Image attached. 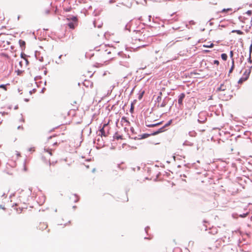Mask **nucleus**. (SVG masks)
Masks as SVG:
<instances>
[{
	"instance_id": "nucleus-5",
	"label": "nucleus",
	"mask_w": 252,
	"mask_h": 252,
	"mask_svg": "<svg viewBox=\"0 0 252 252\" xmlns=\"http://www.w3.org/2000/svg\"><path fill=\"white\" fill-rule=\"evenodd\" d=\"M228 87L229 86L227 85V83H222L217 88V91H224L226 90Z\"/></svg>"
},
{
	"instance_id": "nucleus-23",
	"label": "nucleus",
	"mask_w": 252,
	"mask_h": 252,
	"mask_svg": "<svg viewBox=\"0 0 252 252\" xmlns=\"http://www.w3.org/2000/svg\"><path fill=\"white\" fill-rule=\"evenodd\" d=\"M248 214H249V213L247 212L246 213H243L242 214H240L239 215V216L241 218H245L248 216Z\"/></svg>"
},
{
	"instance_id": "nucleus-32",
	"label": "nucleus",
	"mask_w": 252,
	"mask_h": 252,
	"mask_svg": "<svg viewBox=\"0 0 252 252\" xmlns=\"http://www.w3.org/2000/svg\"><path fill=\"white\" fill-rule=\"evenodd\" d=\"M122 121L129 123V122L127 120L126 118L124 117L122 118Z\"/></svg>"
},
{
	"instance_id": "nucleus-50",
	"label": "nucleus",
	"mask_w": 252,
	"mask_h": 252,
	"mask_svg": "<svg viewBox=\"0 0 252 252\" xmlns=\"http://www.w3.org/2000/svg\"><path fill=\"white\" fill-rule=\"evenodd\" d=\"M58 145V143L57 142H55L54 144H53V145Z\"/></svg>"
},
{
	"instance_id": "nucleus-35",
	"label": "nucleus",
	"mask_w": 252,
	"mask_h": 252,
	"mask_svg": "<svg viewBox=\"0 0 252 252\" xmlns=\"http://www.w3.org/2000/svg\"><path fill=\"white\" fill-rule=\"evenodd\" d=\"M1 56H3V57H5L6 58H8V55L5 53H2L1 54Z\"/></svg>"
},
{
	"instance_id": "nucleus-55",
	"label": "nucleus",
	"mask_w": 252,
	"mask_h": 252,
	"mask_svg": "<svg viewBox=\"0 0 252 252\" xmlns=\"http://www.w3.org/2000/svg\"><path fill=\"white\" fill-rule=\"evenodd\" d=\"M44 74L46 75V73H47V71L46 70H45L44 72Z\"/></svg>"
},
{
	"instance_id": "nucleus-43",
	"label": "nucleus",
	"mask_w": 252,
	"mask_h": 252,
	"mask_svg": "<svg viewBox=\"0 0 252 252\" xmlns=\"http://www.w3.org/2000/svg\"><path fill=\"white\" fill-rule=\"evenodd\" d=\"M39 61H40V62H43V58L42 57H41V58H40L39 59Z\"/></svg>"
},
{
	"instance_id": "nucleus-21",
	"label": "nucleus",
	"mask_w": 252,
	"mask_h": 252,
	"mask_svg": "<svg viewBox=\"0 0 252 252\" xmlns=\"http://www.w3.org/2000/svg\"><path fill=\"white\" fill-rule=\"evenodd\" d=\"M214 46V44L213 43H211L210 44H204L203 45L204 47L206 48H212Z\"/></svg>"
},
{
	"instance_id": "nucleus-3",
	"label": "nucleus",
	"mask_w": 252,
	"mask_h": 252,
	"mask_svg": "<svg viewBox=\"0 0 252 252\" xmlns=\"http://www.w3.org/2000/svg\"><path fill=\"white\" fill-rule=\"evenodd\" d=\"M207 120L206 112L204 111L200 112L198 114V122L199 123L202 124L205 123Z\"/></svg>"
},
{
	"instance_id": "nucleus-14",
	"label": "nucleus",
	"mask_w": 252,
	"mask_h": 252,
	"mask_svg": "<svg viewBox=\"0 0 252 252\" xmlns=\"http://www.w3.org/2000/svg\"><path fill=\"white\" fill-rule=\"evenodd\" d=\"M83 85L85 86L88 87L89 86H91L92 85V83H91L89 81L85 80L83 83Z\"/></svg>"
},
{
	"instance_id": "nucleus-29",
	"label": "nucleus",
	"mask_w": 252,
	"mask_h": 252,
	"mask_svg": "<svg viewBox=\"0 0 252 252\" xmlns=\"http://www.w3.org/2000/svg\"><path fill=\"white\" fill-rule=\"evenodd\" d=\"M26 57V54H25L24 53H22L21 54V57L22 58L25 59V57Z\"/></svg>"
},
{
	"instance_id": "nucleus-52",
	"label": "nucleus",
	"mask_w": 252,
	"mask_h": 252,
	"mask_svg": "<svg viewBox=\"0 0 252 252\" xmlns=\"http://www.w3.org/2000/svg\"><path fill=\"white\" fill-rule=\"evenodd\" d=\"M25 61H26V62L27 63H29V62H28V60H27V59H25Z\"/></svg>"
},
{
	"instance_id": "nucleus-53",
	"label": "nucleus",
	"mask_w": 252,
	"mask_h": 252,
	"mask_svg": "<svg viewBox=\"0 0 252 252\" xmlns=\"http://www.w3.org/2000/svg\"><path fill=\"white\" fill-rule=\"evenodd\" d=\"M25 101H29V99H27V98H25Z\"/></svg>"
},
{
	"instance_id": "nucleus-9",
	"label": "nucleus",
	"mask_w": 252,
	"mask_h": 252,
	"mask_svg": "<svg viewBox=\"0 0 252 252\" xmlns=\"http://www.w3.org/2000/svg\"><path fill=\"white\" fill-rule=\"evenodd\" d=\"M166 129L164 128L163 126L158 128L157 130L153 132V133H151V134H152V135H156L157 134H158L160 133H161L163 131H164Z\"/></svg>"
},
{
	"instance_id": "nucleus-24",
	"label": "nucleus",
	"mask_w": 252,
	"mask_h": 252,
	"mask_svg": "<svg viewBox=\"0 0 252 252\" xmlns=\"http://www.w3.org/2000/svg\"><path fill=\"white\" fill-rule=\"evenodd\" d=\"M0 88L3 89L5 90H6V86L5 85H4V84L0 85Z\"/></svg>"
},
{
	"instance_id": "nucleus-40",
	"label": "nucleus",
	"mask_w": 252,
	"mask_h": 252,
	"mask_svg": "<svg viewBox=\"0 0 252 252\" xmlns=\"http://www.w3.org/2000/svg\"><path fill=\"white\" fill-rule=\"evenodd\" d=\"M130 131L132 133H134V128L133 127H131L130 128Z\"/></svg>"
},
{
	"instance_id": "nucleus-41",
	"label": "nucleus",
	"mask_w": 252,
	"mask_h": 252,
	"mask_svg": "<svg viewBox=\"0 0 252 252\" xmlns=\"http://www.w3.org/2000/svg\"><path fill=\"white\" fill-rule=\"evenodd\" d=\"M148 229H149V227H148V226L145 227V231L147 233H148Z\"/></svg>"
},
{
	"instance_id": "nucleus-12",
	"label": "nucleus",
	"mask_w": 252,
	"mask_h": 252,
	"mask_svg": "<svg viewBox=\"0 0 252 252\" xmlns=\"http://www.w3.org/2000/svg\"><path fill=\"white\" fill-rule=\"evenodd\" d=\"M47 227V225L46 223H40L39 225V229H45Z\"/></svg>"
},
{
	"instance_id": "nucleus-20",
	"label": "nucleus",
	"mask_w": 252,
	"mask_h": 252,
	"mask_svg": "<svg viewBox=\"0 0 252 252\" xmlns=\"http://www.w3.org/2000/svg\"><path fill=\"white\" fill-rule=\"evenodd\" d=\"M68 27L70 28V29H74L75 28V25H74V24L73 22H69L68 24Z\"/></svg>"
},
{
	"instance_id": "nucleus-17",
	"label": "nucleus",
	"mask_w": 252,
	"mask_h": 252,
	"mask_svg": "<svg viewBox=\"0 0 252 252\" xmlns=\"http://www.w3.org/2000/svg\"><path fill=\"white\" fill-rule=\"evenodd\" d=\"M184 145H185V146H192L193 144V143L192 142H190L189 141H185L183 144Z\"/></svg>"
},
{
	"instance_id": "nucleus-48",
	"label": "nucleus",
	"mask_w": 252,
	"mask_h": 252,
	"mask_svg": "<svg viewBox=\"0 0 252 252\" xmlns=\"http://www.w3.org/2000/svg\"><path fill=\"white\" fill-rule=\"evenodd\" d=\"M45 90V88H43L42 90H41V92L43 93L44 92V91Z\"/></svg>"
},
{
	"instance_id": "nucleus-1",
	"label": "nucleus",
	"mask_w": 252,
	"mask_h": 252,
	"mask_svg": "<svg viewBox=\"0 0 252 252\" xmlns=\"http://www.w3.org/2000/svg\"><path fill=\"white\" fill-rule=\"evenodd\" d=\"M118 55L122 57V60L119 61V64L121 65L128 68L130 67L129 56L126 57V55L122 52H119Z\"/></svg>"
},
{
	"instance_id": "nucleus-63",
	"label": "nucleus",
	"mask_w": 252,
	"mask_h": 252,
	"mask_svg": "<svg viewBox=\"0 0 252 252\" xmlns=\"http://www.w3.org/2000/svg\"><path fill=\"white\" fill-rule=\"evenodd\" d=\"M243 58H244V57L243 56H242L241 59H243Z\"/></svg>"
},
{
	"instance_id": "nucleus-2",
	"label": "nucleus",
	"mask_w": 252,
	"mask_h": 252,
	"mask_svg": "<svg viewBox=\"0 0 252 252\" xmlns=\"http://www.w3.org/2000/svg\"><path fill=\"white\" fill-rule=\"evenodd\" d=\"M251 73V70H246L245 72L243 73L242 76L240 78L238 83L239 84H242L245 81H246L249 77L250 74Z\"/></svg>"
},
{
	"instance_id": "nucleus-25",
	"label": "nucleus",
	"mask_w": 252,
	"mask_h": 252,
	"mask_svg": "<svg viewBox=\"0 0 252 252\" xmlns=\"http://www.w3.org/2000/svg\"><path fill=\"white\" fill-rule=\"evenodd\" d=\"M114 138H115V139H116L117 140L122 139L121 135H115L114 136Z\"/></svg>"
},
{
	"instance_id": "nucleus-10",
	"label": "nucleus",
	"mask_w": 252,
	"mask_h": 252,
	"mask_svg": "<svg viewBox=\"0 0 252 252\" xmlns=\"http://www.w3.org/2000/svg\"><path fill=\"white\" fill-rule=\"evenodd\" d=\"M151 135H152V134H151V133H150V134L144 133L142 135H139V136H140V137L138 138V139H145V138L148 137L149 136H150Z\"/></svg>"
},
{
	"instance_id": "nucleus-51",
	"label": "nucleus",
	"mask_w": 252,
	"mask_h": 252,
	"mask_svg": "<svg viewBox=\"0 0 252 252\" xmlns=\"http://www.w3.org/2000/svg\"><path fill=\"white\" fill-rule=\"evenodd\" d=\"M19 210L20 211V213H21L22 212V210H23V208L21 209L20 208H19Z\"/></svg>"
},
{
	"instance_id": "nucleus-60",
	"label": "nucleus",
	"mask_w": 252,
	"mask_h": 252,
	"mask_svg": "<svg viewBox=\"0 0 252 252\" xmlns=\"http://www.w3.org/2000/svg\"><path fill=\"white\" fill-rule=\"evenodd\" d=\"M62 55H60L59 57V58L60 59L61 57H62Z\"/></svg>"
},
{
	"instance_id": "nucleus-18",
	"label": "nucleus",
	"mask_w": 252,
	"mask_h": 252,
	"mask_svg": "<svg viewBox=\"0 0 252 252\" xmlns=\"http://www.w3.org/2000/svg\"><path fill=\"white\" fill-rule=\"evenodd\" d=\"M221 58L223 61H226L227 59V55L226 54L223 53L221 55Z\"/></svg>"
},
{
	"instance_id": "nucleus-26",
	"label": "nucleus",
	"mask_w": 252,
	"mask_h": 252,
	"mask_svg": "<svg viewBox=\"0 0 252 252\" xmlns=\"http://www.w3.org/2000/svg\"><path fill=\"white\" fill-rule=\"evenodd\" d=\"M133 110H134V106L132 104H131V107H130V112L131 113H132L133 112Z\"/></svg>"
},
{
	"instance_id": "nucleus-8",
	"label": "nucleus",
	"mask_w": 252,
	"mask_h": 252,
	"mask_svg": "<svg viewBox=\"0 0 252 252\" xmlns=\"http://www.w3.org/2000/svg\"><path fill=\"white\" fill-rule=\"evenodd\" d=\"M161 124H162V122H158V123H157L153 124H148V122L147 121H145V125H146V126H147L148 127H155V126H159Z\"/></svg>"
},
{
	"instance_id": "nucleus-49",
	"label": "nucleus",
	"mask_w": 252,
	"mask_h": 252,
	"mask_svg": "<svg viewBox=\"0 0 252 252\" xmlns=\"http://www.w3.org/2000/svg\"><path fill=\"white\" fill-rule=\"evenodd\" d=\"M204 52H206V53H208V52H209L210 51L208 50H204Z\"/></svg>"
},
{
	"instance_id": "nucleus-30",
	"label": "nucleus",
	"mask_w": 252,
	"mask_h": 252,
	"mask_svg": "<svg viewBox=\"0 0 252 252\" xmlns=\"http://www.w3.org/2000/svg\"><path fill=\"white\" fill-rule=\"evenodd\" d=\"M72 19L73 22H77V19L76 17L73 16L72 17Z\"/></svg>"
},
{
	"instance_id": "nucleus-39",
	"label": "nucleus",
	"mask_w": 252,
	"mask_h": 252,
	"mask_svg": "<svg viewBox=\"0 0 252 252\" xmlns=\"http://www.w3.org/2000/svg\"><path fill=\"white\" fill-rule=\"evenodd\" d=\"M233 55V51H231L230 52V57L232 58V59H233L232 58Z\"/></svg>"
},
{
	"instance_id": "nucleus-62",
	"label": "nucleus",
	"mask_w": 252,
	"mask_h": 252,
	"mask_svg": "<svg viewBox=\"0 0 252 252\" xmlns=\"http://www.w3.org/2000/svg\"><path fill=\"white\" fill-rule=\"evenodd\" d=\"M97 141H100V139H99V138H98V139H97Z\"/></svg>"
},
{
	"instance_id": "nucleus-46",
	"label": "nucleus",
	"mask_w": 252,
	"mask_h": 252,
	"mask_svg": "<svg viewBox=\"0 0 252 252\" xmlns=\"http://www.w3.org/2000/svg\"><path fill=\"white\" fill-rule=\"evenodd\" d=\"M78 200L79 199L78 198H76L75 200H74V202H77L78 201Z\"/></svg>"
},
{
	"instance_id": "nucleus-13",
	"label": "nucleus",
	"mask_w": 252,
	"mask_h": 252,
	"mask_svg": "<svg viewBox=\"0 0 252 252\" xmlns=\"http://www.w3.org/2000/svg\"><path fill=\"white\" fill-rule=\"evenodd\" d=\"M19 43L20 44V46L21 48H25L26 46V42L24 40H19Z\"/></svg>"
},
{
	"instance_id": "nucleus-44",
	"label": "nucleus",
	"mask_w": 252,
	"mask_h": 252,
	"mask_svg": "<svg viewBox=\"0 0 252 252\" xmlns=\"http://www.w3.org/2000/svg\"><path fill=\"white\" fill-rule=\"evenodd\" d=\"M106 47V45H100V47H101V48H103V49L104 48V47Z\"/></svg>"
},
{
	"instance_id": "nucleus-22",
	"label": "nucleus",
	"mask_w": 252,
	"mask_h": 252,
	"mask_svg": "<svg viewBox=\"0 0 252 252\" xmlns=\"http://www.w3.org/2000/svg\"><path fill=\"white\" fill-rule=\"evenodd\" d=\"M232 32H236L237 34L241 35L243 34V32L240 30H233Z\"/></svg>"
},
{
	"instance_id": "nucleus-45",
	"label": "nucleus",
	"mask_w": 252,
	"mask_h": 252,
	"mask_svg": "<svg viewBox=\"0 0 252 252\" xmlns=\"http://www.w3.org/2000/svg\"><path fill=\"white\" fill-rule=\"evenodd\" d=\"M105 51L106 52H107V53L108 54H110V53H111V51H108V50H105Z\"/></svg>"
},
{
	"instance_id": "nucleus-7",
	"label": "nucleus",
	"mask_w": 252,
	"mask_h": 252,
	"mask_svg": "<svg viewBox=\"0 0 252 252\" xmlns=\"http://www.w3.org/2000/svg\"><path fill=\"white\" fill-rule=\"evenodd\" d=\"M170 99V98L168 97H165L164 99L163 100L162 103L160 105V107H165L167 104L168 103L169 100Z\"/></svg>"
},
{
	"instance_id": "nucleus-42",
	"label": "nucleus",
	"mask_w": 252,
	"mask_h": 252,
	"mask_svg": "<svg viewBox=\"0 0 252 252\" xmlns=\"http://www.w3.org/2000/svg\"><path fill=\"white\" fill-rule=\"evenodd\" d=\"M34 150H33V148H30L29 149V151L30 152H32V151H33Z\"/></svg>"
},
{
	"instance_id": "nucleus-37",
	"label": "nucleus",
	"mask_w": 252,
	"mask_h": 252,
	"mask_svg": "<svg viewBox=\"0 0 252 252\" xmlns=\"http://www.w3.org/2000/svg\"><path fill=\"white\" fill-rule=\"evenodd\" d=\"M115 1H116L115 0H110L109 2V3L111 4V3H114Z\"/></svg>"
},
{
	"instance_id": "nucleus-54",
	"label": "nucleus",
	"mask_w": 252,
	"mask_h": 252,
	"mask_svg": "<svg viewBox=\"0 0 252 252\" xmlns=\"http://www.w3.org/2000/svg\"><path fill=\"white\" fill-rule=\"evenodd\" d=\"M151 16H149V21L151 20Z\"/></svg>"
},
{
	"instance_id": "nucleus-16",
	"label": "nucleus",
	"mask_w": 252,
	"mask_h": 252,
	"mask_svg": "<svg viewBox=\"0 0 252 252\" xmlns=\"http://www.w3.org/2000/svg\"><path fill=\"white\" fill-rule=\"evenodd\" d=\"M234 59H232V65L231 66V68H230L229 69V73H230L232 72V71L233 70L234 68Z\"/></svg>"
},
{
	"instance_id": "nucleus-6",
	"label": "nucleus",
	"mask_w": 252,
	"mask_h": 252,
	"mask_svg": "<svg viewBox=\"0 0 252 252\" xmlns=\"http://www.w3.org/2000/svg\"><path fill=\"white\" fill-rule=\"evenodd\" d=\"M185 93H181L179 97H178V104L180 105V106H181V105H183V99L185 98Z\"/></svg>"
},
{
	"instance_id": "nucleus-34",
	"label": "nucleus",
	"mask_w": 252,
	"mask_h": 252,
	"mask_svg": "<svg viewBox=\"0 0 252 252\" xmlns=\"http://www.w3.org/2000/svg\"><path fill=\"white\" fill-rule=\"evenodd\" d=\"M157 100L158 102H159V101H160L161 100V96H158L157 98Z\"/></svg>"
},
{
	"instance_id": "nucleus-38",
	"label": "nucleus",
	"mask_w": 252,
	"mask_h": 252,
	"mask_svg": "<svg viewBox=\"0 0 252 252\" xmlns=\"http://www.w3.org/2000/svg\"><path fill=\"white\" fill-rule=\"evenodd\" d=\"M143 94H144V92H143L141 93V94H140V95H139V97H138V98H139V99H141V98H142V96H143Z\"/></svg>"
},
{
	"instance_id": "nucleus-47",
	"label": "nucleus",
	"mask_w": 252,
	"mask_h": 252,
	"mask_svg": "<svg viewBox=\"0 0 252 252\" xmlns=\"http://www.w3.org/2000/svg\"><path fill=\"white\" fill-rule=\"evenodd\" d=\"M23 128V127H22V126H18V128H18V129H20V128Z\"/></svg>"
},
{
	"instance_id": "nucleus-28",
	"label": "nucleus",
	"mask_w": 252,
	"mask_h": 252,
	"mask_svg": "<svg viewBox=\"0 0 252 252\" xmlns=\"http://www.w3.org/2000/svg\"><path fill=\"white\" fill-rule=\"evenodd\" d=\"M252 13V10H248L246 13V14H247V15H248L249 16L251 15Z\"/></svg>"
},
{
	"instance_id": "nucleus-15",
	"label": "nucleus",
	"mask_w": 252,
	"mask_h": 252,
	"mask_svg": "<svg viewBox=\"0 0 252 252\" xmlns=\"http://www.w3.org/2000/svg\"><path fill=\"white\" fill-rule=\"evenodd\" d=\"M189 135L190 137H195L197 135V133L195 131L193 130V131H189Z\"/></svg>"
},
{
	"instance_id": "nucleus-19",
	"label": "nucleus",
	"mask_w": 252,
	"mask_h": 252,
	"mask_svg": "<svg viewBox=\"0 0 252 252\" xmlns=\"http://www.w3.org/2000/svg\"><path fill=\"white\" fill-rule=\"evenodd\" d=\"M172 122V120H170L166 124H165L163 126L165 129V128L166 127L168 126H170Z\"/></svg>"
},
{
	"instance_id": "nucleus-36",
	"label": "nucleus",
	"mask_w": 252,
	"mask_h": 252,
	"mask_svg": "<svg viewBox=\"0 0 252 252\" xmlns=\"http://www.w3.org/2000/svg\"><path fill=\"white\" fill-rule=\"evenodd\" d=\"M231 10L230 8L223 9L222 10V12H225V11H229V10Z\"/></svg>"
},
{
	"instance_id": "nucleus-33",
	"label": "nucleus",
	"mask_w": 252,
	"mask_h": 252,
	"mask_svg": "<svg viewBox=\"0 0 252 252\" xmlns=\"http://www.w3.org/2000/svg\"><path fill=\"white\" fill-rule=\"evenodd\" d=\"M248 60V62H249L250 63H252V61L251 60V55H250V54H249V57Z\"/></svg>"
},
{
	"instance_id": "nucleus-31",
	"label": "nucleus",
	"mask_w": 252,
	"mask_h": 252,
	"mask_svg": "<svg viewBox=\"0 0 252 252\" xmlns=\"http://www.w3.org/2000/svg\"><path fill=\"white\" fill-rule=\"evenodd\" d=\"M214 64L219 65V62L218 60H214Z\"/></svg>"
},
{
	"instance_id": "nucleus-64",
	"label": "nucleus",
	"mask_w": 252,
	"mask_h": 252,
	"mask_svg": "<svg viewBox=\"0 0 252 252\" xmlns=\"http://www.w3.org/2000/svg\"><path fill=\"white\" fill-rule=\"evenodd\" d=\"M133 139H137V137H134V138H133Z\"/></svg>"
},
{
	"instance_id": "nucleus-4",
	"label": "nucleus",
	"mask_w": 252,
	"mask_h": 252,
	"mask_svg": "<svg viewBox=\"0 0 252 252\" xmlns=\"http://www.w3.org/2000/svg\"><path fill=\"white\" fill-rule=\"evenodd\" d=\"M107 126H108V124H104L103 125V126L101 128H100L99 131H100V135L101 137L102 136H104V137L107 136V135L105 132L104 128H105V127H107Z\"/></svg>"
},
{
	"instance_id": "nucleus-57",
	"label": "nucleus",
	"mask_w": 252,
	"mask_h": 252,
	"mask_svg": "<svg viewBox=\"0 0 252 252\" xmlns=\"http://www.w3.org/2000/svg\"><path fill=\"white\" fill-rule=\"evenodd\" d=\"M33 91H30V93L31 94H32V93H33Z\"/></svg>"
},
{
	"instance_id": "nucleus-11",
	"label": "nucleus",
	"mask_w": 252,
	"mask_h": 252,
	"mask_svg": "<svg viewBox=\"0 0 252 252\" xmlns=\"http://www.w3.org/2000/svg\"><path fill=\"white\" fill-rule=\"evenodd\" d=\"M209 233L213 235H215L218 233V229L216 228H212L210 229Z\"/></svg>"
},
{
	"instance_id": "nucleus-27",
	"label": "nucleus",
	"mask_w": 252,
	"mask_h": 252,
	"mask_svg": "<svg viewBox=\"0 0 252 252\" xmlns=\"http://www.w3.org/2000/svg\"><path fill=\"white\" fill-rule=\"evenodd\" d=\"M44 150H45V151H46V152L48 153L51 156L52 155V153H51V149H45Z\"/></svg>"
},
{
	"instance_id": "nucleus-61",
	"label": "nucleus",
	"mask_w": 252,
	"mask_h": 252,
	"mask_svg": "<svg viewBox=\"0 0 252 252\" xmlns=\"http://www.w3.org/2000/svg\"><path fill=\"white\" fill-rule=\"evenodd\" d=\"M94 27H95V26H95V22H94Z\"/></svg>"
},
{
	"instance_id": "nucleus-56",
	"label": "nucleus",
	"mask_w": 252,
	"mask_h": 252,
	"mask_svg": "<svg viewBox=\"0 0 252 252\" xmlns=\"http://www.w3.org/2000/svg\"><path fill=\"white\" fill-rule=\"evenodd\" d=\"M17 108H18V106H16L15 107V108H14V109H17Z\"/></svg>"
},
{
	"instance_id": "nucleus-59",
	"label": "nucleus",
	"mask_w": 252,
	"mask_h": 252,
	"mask_svg": "<svg viewBox=\"0 0 252 252\" xmlns=\"http://www.w3.org/2000/svg\"><path fill=\"white\" fill-rule=\"evenodd\" d=\"M252 68V66H251L249 69H250L251 70Z\"/></svg>"
},
{
	"instance_id": "nucleus-58",
	"label": "nucleus",
	"mask_w": 252,
	"mask_h": 252,
	"mask_svg": "<svg viewBox=\"0 0 252 252\" xmlns=\"http://www.w3.org/2000/svg\"><path fill=\"white\" fill-rule=\"evenodd\" d=\"M52 136H51L49 137L48 139H51V138H52Z\"/></svg>"
}]
</instances>
